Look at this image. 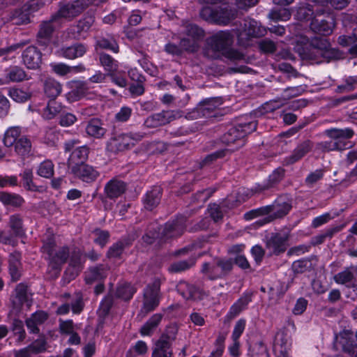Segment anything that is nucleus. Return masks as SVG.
I'll return each instance as SVG.
<instances>
[{
    "mask_svg": "<svg viewBox=\"0 0 357 357\" xmlns=\"http://www.w3.org/2000/svg\"><path fill=\"white\" fill-rule=\"evenodd\" d=\"M63 109V106L61 102L51 100L43 109L42 116L45 119L50 120L54 119L56 115L61 114Z\"/></svg>",
    "mask_w": 357,
    "mask_h": 357,
    "instance_id": "obj_37",
    "label": "nucleus"
},
{
    "mask_svg": "<svg viewBox=\"0 0 357 357\" xmlns=\"http://www.w3.org/2000/svg\"><path fill=\"white\" fill-rule=\"evenodd\" d=\"M356 276L357 266L351 265L335 274L333 277V280L338 284H344L347 287H350V284L354 281Z\"/></svg>",
    "mask_w": 357,
    "mask_h": 357,
    "instance_id": "obj_24",
    "label": "nucleus"
},
{
    "mask_svg": "<svg viewBox=\"0 0 357 357\" xmlns=\"http://www.w3.org/2000/svg\"><path fill=\"white\" fill-rule=\"evenodd\" d=\"M182 115V112L180 110H162L148 116L145 119L144 125L149 128H155L181 118Z\"/></svg>",
    "mask_w": 357,
    "mask_h": 357,
    "instance_id": "obj_10",
    "label": "nucleus"
},
{
    "mask_svg": "<svg viewBox=\"0 0 357 357\" xmlns=\"http://www.w3.org/2000/svg\"><path fill=\"white\" fill-rule=\"evenodd\" d=\"M85 130L88 135L98 139L102 137L106 132V129L103 128L102 123L97 119L89 121Z\"/></svg>",
    "mask_w": 357,
    "mask_h": 357,
    "instance_id": "obj_35",
    "label": "nucleus"
},
{
    "mask_svg": "<svg viewBox=\"0 0 357 357\" xmlns=\"http://www.w3.org/2000/svg\"><path fill=\"white\" fill-rule=\"evenodd\" d=\"M60 25L58 22V16H52L49 21L43 22L40 26L37 35V40L40 45H47L52 37L54 29Z\"/></svg>",
    "mask_w": 357,
    "mask_h": 357,
    "instance_id": "obj_14",
    "label": "nucleus"
},
{
    "mask_svg": "<svg viewBox=\"0 0 357 357\" xmlns=\"http://www.w3.org/2000/svg\"><path fill=\"white\" fill-rule=\"evenodd\" d=\"M22 220L19 215H13L10 217V227L16 236L22 235Z\"/></svg>",
    "mask_w": 357,
    "mask_h": 357,
    "instance_id": "obj_58",
    "label": "nucleus"
},
{
    "mask_svg": "<svg viewBox=\"0 0 357 357\" xmlns=\"http://www.w3.org/2000/svg\"><path fill=\"white\" fill-rule=\"evenodd\" d=\"M233 263L231 259H223L218 261L217 265L212 268L211 279H215L226 274L232 268Z\"/></svg>",
    "mask_w": 357,
    "mask_h": 357,
    "instance_id": "obj_39",
    "label": "nucleus"
},
{
    "mask_svg": "<svg viewBox=\"0 0 357 357\" xmlns=\"http://www.w3.org/2000/svg\"><path fill=\"white\" fill-rule=\"evenodd\" d=\"M20 175L26 189L34 192L38 191V187L33 182V172L31 169H25Z\"/></svg>",
    "mask_w": 357,
    "mask_h": 357,
    "instance_id": "obj_50",
    "label": "nucleus"
},
{
    "mask_svg": "<svg viewBox=\"0 0 357 357\" xmlns=\"http://www.w3.org/2000/svg\"><path fill=\"white\" fill-rule=\"evenodd\" d=\"M8 95L11 99L17 102H26L29 100L31 96V93L23 91L19 88L10 89Z\"/></svg>",
    "mask_w": 357,
    "mask_h": 357,
    "instance_id": "obj_46",
    "label": "nucleus"
},
{
    "mask_svg": "<svg viewBox=\"0 0 357 357\" xmlns=\"http://www.w3.org/2000/svg\"><path fill=\"white\" fill-rule=\"evenodd\" d=\"M0 202L6 205L17 207L24 203V199L19 195L1 192H0Z\"/></svg>",
    "mask_w": 357,
    "mask_h": 357,
    "instance_id": "obj_43",
    "label": "nucleus"
},
{
    "mask_svg": "<svg viewBox=\"0 0 357 357\" xmlns=\"http://www.w3.org/2000/svg\"><path fill=\"white\" fill-rule=\"evenodd\" d=\"M62 91L61 84L54 79H49L45 81L44 85L45 93L54 100Z\"/></svg>",
    "mask_w": 357,
    "mask_h": 357,
    "instance_id": "obj_41",
    "label": "nucleus"
},
{
    "mask_svg": "<svg viewBox=\"0 0 357 357\" xmlns=\"http://www.w3.org/2000/svg\"><path fill=\"white\" fill-rule=\"evenodd\" d=\"M48 318V314L44 311H38L26 319V326L29 333L38 334L40 332L39 326L42 325Z\"/></svg>",
    "mask_w": 357,
    "mask_h": 357,
    "instance_id": "obj_25",
    "label": "nucleus"
},
{
    "mask_svg": "<svg viewBox=\"0 0 357 357\" xmlns=\"http://www.w3.org/2000/svg\"><path fill=\"white\" fill-rule=\"evenodd\" d=\"M314 13V10L312 6L307 3L301 4L298 7L296 17L301 20H307L311 17Z\"/></svg>",
    "mask_w": 357,
    "mask_h": 357,
    "instance_id": "obj_56",
    "label": "nucleus"
},
{
    "mask_svg": "<svg viewBox=\"0 0 357 357\" xmlns=\"http://www.w3.org/2000/svg\"><path fill=\"white\" fill-rule=\"evenodd\" d=\"M13 146L15 152L18 155L27 157L31 153V142L26 136L23 135L20 137Z\"/></svg>",
    "mask_w": 357,
    "mask_h": 357,
    "instance_id": "obj_36",
    "label": "nucleus"
},
{
    "mask_svg": "<svg viewBox=\"0 0 357 357\" xmlns=\"http://www.w3.org/2000/svg\"><path fill=\"white\" fill-rule=\"evenodd\" d=\"M243 24V29L238 30L236 33L238 43L242 45H249L248 40L250 37H260L266 32L265 29L255 20H245Z\"/></svg>",
    "mask_w": 357,
    "mask_h": 357,
    "instance_id": "obj_9",
    "label": "nucleus"
},
{
    "mask_svg": "<svg viewBox=\"0 0 357 357\" xmlns=\"http://www.w3.org/2000/svg\"><path fill=\"white\" fill-rule=\"evenodd\" d=\"M97 46L102 49L111 50L114 53H117L119 52V45L116 40L112 38H102L99 39L97 41Z\"/></svg>",
    "mask_w": 357,
    "mask_h": 357,
    "instance_id": "obj_51",
    "label": "nucleus"
},
{
    "mask_svg": "<svg viewBox=\"0 0 357 357\" xmlns=\"http://www.w3.org/2000/svg\"><path fill=\"white\" fill-rule=\"evenodd\" d=\"M22 128L20 126L9 127L3 135V142L7 147L13 146L18 139L22 137Z\"/></svg>",
    "mask_w": 357,
    "mask_h": 357,
    "instance_id": "obj_38",
    "label": "nucleus"
},
{
    "mask_svg": "<svg viewBox=\"0 0 357 357\" xmlns=\"http://www.w3.org/2000/svg\"><path fill=\"white\" fill-rule=\"evenodd\" d=\"M108 75L101 72L100 70L96 71L95 74L91 76L84 83L83 86L85 89H93L95 86L93 84H100L105 82Z\"/></svg>",
    "mask_w": 357,
    "mask_h": 357,
    "instance_id": "obj_45",
    "label": "nucleus"
},
{
    "mask_svg": "<svg viewBox=\"0 0 357 357\" xmlns=\"http://www.w3.org/2000/svg\"><path fill=\"white\" fill-rule=\"evenodd\" d=\"M136 289L128 283L120 284L116 289V296L123 300H130L135 293Z\"/></svg>",
    "mask_w": 357,
    "mask_h": 357,
    "instance_id": "obj_47",
    "label": "nucleus"
},
{
    "mask_svg": "<svg viewBox=\"0 0 357 357\" xmlns=\"http://www.w3.org/2000/svg\"><path fill=\"white\" fill-rule=\"evenodd\" d=\"M185 40H180L179 44L173 41L168 42L164 47L165 52L172 56H181L184 50H190V47L185 45Z\"/></svg>",
    "mask_w": 357,
    "mask_h": 357,
    "instance_id": "obj_40",
    "label": "nucleus"
},
{
    "mask_svg": "<svg viewBox=\"0 0 357 357\" xmlns=\"http://www.w3.org/2000/svg\"><path fill=\"white\" fill-rule=\"evenodd\" d=\"M50 67L53 72L59 76H64L70 73V66L64 63H52Z\"/></svg>",
    "mask_w": 357,
    "mask_h": 357,
    "instance_id": "obj_59",
    "label": "nucleus"
},
{
    "mask_svg": "<svg viewBox=\"0 0 357 357\" xmlns=\"http://www.w3.org/2000/svg\"><path fill=\"white\" fill-rule=\"evenodd\" d=\"M266 206L269 208L267 211L268 216L258 221L260 225L286 215L291 208V203L288 198L280 197L276 199L272 204L267 205Z\"/></svg>",
    "mask_w": 357,
    "mask_h": 357,
    "instance_id": "obj_7",
    "label": "nucleus"
},
{
    "mask_svg": "<svg viewBox=\"0 0 357 357\" xmlns=\"http://www.w3.org/2000/svg\"><path fill=\"white\" fill-rule=\"evenodd\" d=\"M335 26V18L331 13H317L310 23L312 31L324 36L330 35Z\"/></svg>",
    "mask_w": 357,
    "mask_h": 357,
    "instance_id": "obj_12",
    "label": "nucleus"
},
{
    "mask_svg": "<svg viewBox=\"0 0 357 357\" xmlns=\"http://www.w3.org/2000/svg\"><path fill=\"white\" fill-rule=\"evenodd\" d=\"M162 319V314L156 313L142 326L140 333L142 336H150L155 331Z\"/></svg>",
    "mask_w": 357,
    "mask_h": 357,
    "instance_id": "obj_34",
    "label": "nucleus"
},
{
    "mask_svg": "<svg viewBox=\"0 0 357 357\" xmlns=\"http://www.w3.org/2000/svg\"><path fill=\"white\" fill-rule=\"evenodd\" d=\"M196 259L190 258L188 260H183L172 264L169 268L171 272L177 273L185 271L195 265Z\"/></svg>",
    "mask_w": 357,
    "mask_h": 357,
    "instance_id": "obj_49",
    "label": "nucleus"
},
{
    "mask_svg": "<svg viewBox=\"0 0 357 357\" xmlns=\"http://www.w3.org/2000/svg\"><path fill=\"white\" fill-rule=\"evenodd\" d=\"M26 347L33 354H38L46 350V341L43 337H40Z\"/></svg>",
    "mask_w": 357,
    "mask_h": 357,
    "instance_id": "obj_54",
    "label": "nucleus"
},
{
    "mask_svg": "<svg viewBox=\"0 0 357 357\" xmlns=\"http://www.w3.org/2000/svg\"><path fill=\"white\" fill-rule=\"evenodd\" d=\"M324 176V172L322 169H316L314 172H311L306 177L305 182L308 187H312L314 183L319 181Z\"/></svg>",
    "mask_w": 357,
    "mask_h": 357,
    "instance_id": "obj_64",
    "label": "nucleus"
},
{
    "mask_svg": "<svg viewBox=\"0 0 357 357\" xmlns=\"http://www.w3.org/2000/svg\"><path fill=\"white\" fill-rule=\"evenodd\" d=\"M176 328L169 327L166 332L155 342L152 357H171V342L175 338Z\"/></svg>",
    "mask_w": 357,
    "mask_h": 357,
    "instance_id": "obj_8",
    "label": "nucleus"
},
{
    "mask_svg": "<svg viewBox=\"0 0 357 357\" xmlns=\"http://www.w3.org/2000/svg\"><path fill=\"white\" fill-rule=\"evenodd\" d=\"M180 40H185V45L190 47V50H184L185 52H196L199 46L200 30L197 26L190 24L187 26L186 34L181 37Z\"/></svg>",
    "mask_w": 357,
    "mask_h": 357,
    "instance_id": "obj_18",
    "label": "nucleus"
},
{
    "mask_svg": "<svg viewBox=\"0 0 357 357\" xmlns=\"http://www.w3.org/2000/svg\"><path fill=\"white\" fill-rule=\"evenodd\" d=\"M73 174L86 183H91L96 180L100 174L93 166L87 164H81L79 166H75L71 169Z\"/></svg>",
    "mask_w": 357,
    "mask_h": 357,
    "instance_id": "obj_17",
    "label": "nucleus"
},
{
    "mask_svg": "<svg viewBox=\"0 0 357 357\" xmlns=\"http://www.w3.org/2000/svg\"><path fill=\"white\" fill-rule=\"evenodd\" d=\"M291 342L288 332L285 330L279 331L273 342V351L275 357H291L289 350Z\"/></svg>",
    "mask_w": 357,
    "mask_h": 357,
    "instance_id": "obj_13",
    "label": "nucleus"
},
{
    "mask_svg": "<svg viewBox=\"0 0 357 357\" xmlns=\"http://www.w3.org/2000/svg\"><path fill=\"white\" fill-rule=\"evenodd\" d=\"M161 294L160 284L155 282L149 284L144 290L142 305L139 315L145 317L149 312L155 310L160 304Z\"/></svg>",
    "mask_w": 357,
    "mask_h": 357,
    "instance_id": "obj_3",
    "label": "nucleus"
},
{
    "mask_svg": "<svg viewBox=\"0 0 357 357\" xmlns=\"http://www.w3.org/2000/svg\"><path fill=\"white\" fill-rule=\"evenodd\" d=\"M222 141L227 144L236 143L237 146H241L244 144L243 133L238 126H234L223 135Z\"/></svg>",
    "mask_w": 357,
    "mask_h": 357,
    "instance_id": "obj_31",
    "label": "nucleus"
},
{
    "mask_svg": "<svg viewBox=\"0 0 357 357\" xmlns=\"http://www.w3.org/2000/svg\"><path fill=\"white\" fill-rule=\"evenodd\" d=\"M214 48L222 54L230 47L234 42V36L229 31H220L212 38Z\"/></svg>",
    "mask_w": 357,
    "mask_h": 357,
    "instance_id": "obj_23",
    "label": "nucleus"
},
{
    "mask_svg": "<svg viewBox=\"0 0 357 357\" xmlns=\"http://www.w3.org/2000/svg\"><path fill=\"white\" fill-rule=\"evenodd\" d=\"M343 225H338L326 229L321 235L317 236V243H322L326 238H332L333 235L343 229Z\"/></svg>",
    "mask_w": 357,
    "mask_h": 357,
    "instance_id": "obj_61",
    "label": "nucleus"
},
{
    "mask_svg": "<svg viewBox=\"0 0 357 357\" xmlns=\"http://www.w3.org/2000/svg\"><path fill=\"white\" fill-rule=\"evenodd\" d=\"M268 17L273 21H287L291 17V12L288 8H278L272 10Z\"/></svg>",
    "mask_w": 357,
    "mask_h": 357,
    "instance_id": "obj_48",
    "label": "nucleus"
},
{
    "mask_svg": "<svg viewBox=\"0 0 357 357\" xmlns=\"http://www.w3.org/2000/svg\"><path fill=\"white\" fill-rule=\"evenodd\" d=\"M161 195V188L158 186L153 187L146 195L144 199V207L149 211L153 210L160 203Z\"/></svg>",
    "mask_w": 357,
    "mask_h": 357,
    "instance_id": "obj_33",
    "label": "nucleus"
},
{
    "mask_svg": "<svg viewBox=\"0 0 357 357\" xmlns=\"http://www.w3.org/2000/svg\"><path fill=\"white\" fill-rule=\"evenodd\" d=\"M185 229L184 220L183 218L167 222L162 228L160 229L161 233V239H168L170 238L181 236Z\"/></svg>",
    "mask_w": 357,
    "mask_h": 357,
    "instance_id": "obj_16",
    "label": "nucleus"
},
{
    "mask_svg": "<svg viewBox=\"0 0 357 357\" xmlns=\"http://www.w3.org/2000/svg\"><path fill=\"white\" fill-rule=\"evenodd\" d=\"M82 264L81 253L79 251L73 252L70 259L69 266L64 274L65 279L68 282L78 275L82 269Z\"/></svg>",
    "mask_w": 357,
    "mask_h": 357,
    "instance_id": "obj_22",
    "label": "nucleus"
},
{
    "mask_svg": "<svg viewBox=\"0 0 357 357\" xmlns=\"http://www.w3.org/2000/svg\"><path fill=\"white\" fill-rule=\"evenodd\" d=\"M54 241L49 238L44 241L42 250L47 254L49 260V267L54 271V275H57L61 266L66 261L69 256V250L67 247H63L58 250H54Z\"/></svg>",
    "mask_w": 357,
    "mask_h": 357,
    "instance_id": "obj_2",
    "label": "nucleus"
},
{
    "mask_svg": "<svg viewBox=\"0 0 357 357\" xmlns=\"http://www.w3.org/2000/svg\"><path fill=\"white\" fill-rule=\"evenodd\" d=\"M326 133L331 139L321 142L318 146L324 151H331L346 149L348 143L345 140L353 136L354 131L350 128L331 129L326 130Z\"/></svg>",
    "mask_w": 357,
    "mask_h": 357,
    "instance_id": "obj_1",
    "label": "nucleus"
},
{
    "mask_svg": "<svg viewBox=\"0 0 357 357\" xmlns=\"http://www.w3.org/2000/svg\"><path fill=\"white\" fill-rule=\"evenodd\" d=\"M59 329L61 333L70 335L79 329V325L74 324L72 320H60Z\"/></svg>",
    "mask_w": 357,
    "mask_h": 357,
    "instance_id": "obj_53",
    "label": "nucleus"
},
{
    "mask_svg": "<svg viewBox=\"0 0 357 357\" xmlns=\"http://www.w3.org/2000/svg\"><path fill=\"white\" fill-rule=\"evenodd\" d=\"M148 347L145 342L139 340L135 346L127 352V357H136L137 355H143L147 352Z\"/></svg>",
    "mask_w": 357,
    "mask_h": 357,
    "instance_id": "obj_52",
    "label": "nucleus"
},
{
    "mask_svg": "<svg viewBox=\"0 0 357 357\" xmlns=\"http://www.w3.org/2000/svg\"><path fill=\"white\" fill-rule=\"evenodd\" d=\"M312 149V143L310 140H306L300 144L294 150L292 153L286 158L285 162L287 164H293L303 157H304Z\"/></svg>",
    "mask_w": 357,
    "mask_h": 357,
    "instance_id": "obj_27",
    "label": "nucleus"
},
{
    "mask_svg": "<svg viewBox=\"0 0 357 357\" xmlns=\"http://www.w3.org/2000/svg\"><path fill=\"white\" fill-rule=\"evenodd\" d=\"M250 301L251 298L250 295H243L231 306L229 312L225 316V318L227 320L234 319L238 316L241 311L246 308L247 305Z\"/></svg>",
    "mask_w": 357,
    "mask_h": 357,
    "instance_id": "obj_29",
    "label": "nucleus"
},
{
    "mask_svg": "<svg viewBox=\"0 0 357 357\" xmlns=\"http://www.w3.org/2000/svg\"><path fill=\"white\" fill-rule=\"evenodd\" d=\"M100 62L107 72V75L112 74V72H116L118 69L117 61L107 54L102 53L100 54Z\"/></svg>",
    "mask_w": 357,
    "mask_h": 357,
    "instance_id": "obj_42",
    "label": "nucleus"
},
{
    "mask_svg": "<svg viewBox=\"0 0 357 357\" xmlns=\"http://www.w3.org/2000/svg\"><path fill=\"white\" fill-rule=\"evenodd\" d=\"M126 190V184L121 181L111 180L105 187V192L109 198L114 199L121 196Z\"/></svg>",
    "mask_w": 357,
    "mask_h": 357,
    "instance_id": "obj_32",
    "label": "nucleus"
},
{
    "mask_svg": "<svg viewBox=\"0 0 357 357\" xmlns=\"http://www.w3.org/2000/svg\"><path fill=\"white\" fill-rule=\"evenodd\" d=\"M26 291L27 287L24 284H19L16 287L15 295L12 300L13 306L16 309H20L24 304H26L28 307L30 306L31 304L29 302Z\"/></svg>",
    "mask_w": 357,
    "mask_h": 357,
    "instance_id": "obj_30",
    "label": "nucleus"
},
{
    "mask_svg": "<svg viewBox=\"0 0 357 357\" xmlns=\"http://www.w3.org/2000/svg\"><path fill=\"white\" fill-rule=\"evenodd\" d=\"M144 135L139 132L121 133L112 137L108 143V149L112 152H120L131 149L141 141Z\"/></svg>",
    "mask_w": 357,
    "mask_h": 357,
    "instance_id": "obj_4",
    "label": "nucleus"
},
{
    "mask_svg": "<svg viewBox=\"0 0 357 357\" xmlns=\"http://www.w3.org/2000/svg\"><path fill=\"white\" fill-rule=\"evenodd\" d=\"M77 121V117L75 114L66 112L61 113L59 117V125L63 127H69Z\"/></svg>",
    "mask_w": 357,
    "mask_h": 357,
    "instance_id": "obj_62",
    "label": "nucleus"
},
{
    "mask_svg": "<svg viewBox=\"0 0 357 357\" xmlns=\"http://www.w3.org/2000/svg\"><path fill=\"white\" fill-rule=\"evenodd\" d=\"M350 0H315V1L324 6L330 5L335 9H342L345 8Z\"/></svg>",
    "mask_w": 357,
    "mask_h": 357,
    "instance_id": "obj_57",
    "label": "nucleus"
},
{
    "mask_svg": "<svg viewBox=\"0 0 357 357\" xmlns=\"http://www.w3.org/2000/svg\"><path fill=\"white\" fill-rule=\"evenodd\" d=\"M25 79H28L25 71L20 66H13L5 70L4 76L0 78V85L20 82Z\"/></svg>",
    "mask_w": 357,
    "mask_h": 357,
    "instance_id": "obj_20",
    "label": "nucleus"
},
{
    "mask_svg": "<svg viewBox=\"0 0 357 357\" xmlns=\"http://www.w3.org/2000/svg\"><path fill=\"white\" fill-rule=\"evenodd\" d=\"M89 152V149L86 146H82L73 150L68 161L69 168L73 169L75 166L85 164L84 162L88 158Z\"/></svg>",
    "mask_w": 357,
    "mask_h": 357,
    "instance_id": "obj_26",
    "label": "nucleus"
},
{
    "mask_svg": "<svg viewBox=\"0 0 357 357\" xmlns=\"http://www.w3.org/2000/svg\"><path fill=\"white\" fill-rule=\"evenodd\" d=\"M54 165L52 160H45L38 167L37 174L46 178H50L54 175Z\"/></svg>",
    "mask_w": 357,
    "mask_h": 357,
    "instance_id": "obj_44",
    "label": "nucleus"
},
{
    "mask_svg": "<svg viewBox=\"0 0 357 357\" xmlns=\"http://www.w3.org/2000/svg\"><path fill=\"white\" fill-rule=\"evenodd\" d=\"M236 15L235 10L227 8L202 7V19L221 25H227Z\"/></svg>",
    "mask_w": 357,
    "mask_h": 357,
    "instance_id": "obj_5",
    "label": "nucleus"
},
{
    "mask_svg": "<svg viewBox=\"0 0 357 357\" xmlns=\"http://www.w3.org/2000/svg\"><path fill=\"white\" fill-rule=\"evenodd\" d=\"M108 270L102 265L89 268L85 274V281L87 284L100 282L104 280L107 275Z\"/></svg>",
    "mask_w": 357,
    "mask_h": 357,
    "instance_id": "obj_28",
    "label": "nucleus"
},
{
    "mask_svg": "<svg viewBox=\"0 0 357 357\" xmlns=\"http://www.w3.org/2000/svg\"><path fill=\"white\" fill-rule=\"evenodd\" d=\"M86 91L85 87L82 84L81 86L68 93L66 94V98L70 102L77 101L86 95Z\"/></svg>",
    "mask_w": 357,
    "mask_h": 357,
    "instance_id": "obj_55",
    "label": "nucleus"
},
{
    "mask_svg": "<svg viewBox=\"0 0 357 357\" xmlns=\"http://www.w3.org/2000/svg\"><path fill=\"white\" fill-rule=\"evenodd\" d=\"M86 51L87 47L84 44L75 43L70 46L61 47L56 54L67 59H75L83 56Z\"/></svg>",
    "mask_w": 357,
    "mask_h": 357,
    "instance_id": "obj_21",
    "label": "nucleus"
},
{
    "mask_svg": "<svg viewBox=\"0 0 357 357\" xmlns=\"http://www.w3.org/2000/svg\"><path fill=\"white\" fill-rule=\"evenodd\" d=\"M30 14V13L25 10L24 12L21 10H15L12 18L13 20H14V23L16 24H26L29 22Z\"/></svg>",
    "mask_w": 357,
    "mask_h": 357,
    "instance_id": "obj_60",
    "label": "nucleus"
},
{
    "mask_svg": "<svg viewBox=\"0 0 357 357\" xmlns=\"http://www.w3.org/2000/svg\"><path fill=\"white\" fill-rule=\"evenodd\" d=\"M302 43H305V47L298 50V52L304 59L317 60L319 56H323L324 50L328 45V41L320 37H315L312 39L308 45V38H303Z\"/></svg>",
    "mask_w": 357,
    "mask_h": 357,
    "instance_id": "obj_6",
    "label": "nucleus"
},
{
    "mask_svg": "<svg viewBox=\"0 0 357 357\" xmlns=\"http://www.w3.org/2000/svg\"><path fill=\"white\" fill-rule=\"evenodd\" d=\"M94 241L101 247H104L108 242L109 234L107 231L96 229L94 231Z\"/></svg>",
    "mask_w": 357,
    "mask_h": 357,
    "instance_id": "obj_63",
    "label": "nucleus"
},
{
    "mask_svg": "<svg viewBox=\"0 0 357 357\" xmlns=\"http://www.w3.org/2000/svg\"><path fill=\"white\" fill-rule=\"evenodd\" d=\"M289 235L288 233H276L267 241L266 247L271 253L279 255L284 252L289 246Z\"/></svg>",
    "mask_w": 357,
    "mask_h": 357,
    "instance_id": "obj_15",
    "label": "nucleus"
},
{
    "mask_svg": "<svg viewBox=\"0 0 357 357\" xmlns=\"http://www.w3.org/2000/svg\"><path fill=\"white\" fill-rule=\"evenodd\" d=\"M42 54L34 46L28 47L22 54L24 64L29 69H37L42 62Z\"/></svg>",
    "mask_w": 357,
    "mask_h": 357,
    "instance_id": "obj_19",
    "label": "nucleus"
},
{
    "mask_svg": "<svg viewBox=\"0 0 357 357\" xmlns=\"http://www.w3.org/2000/svg\"><path fill=\"white\" fill-rule=\"evenodd\" d=\"M98 0H77L72 3L62 6L58 13L53 16H58V22L61 23V19L71 20L79 15L91 4L97 3Z\"/></svg>",
    "mask_w": 357,
    "mask_h": 357,
    "instance_id": "obj_11",
    "label": "nucleus"
}]
</instances>
